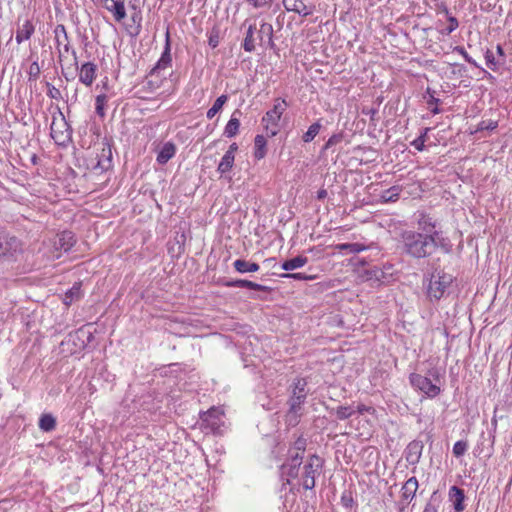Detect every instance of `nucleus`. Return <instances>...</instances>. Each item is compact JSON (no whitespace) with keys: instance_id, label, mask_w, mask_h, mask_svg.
I'll return each mask as SVG.
<instances>
[{"instance_id":"nucleus-1","label":"nucleus","mask_w":512,"mask_h":512,"mask_svg":"<svg viewBox=\"0 0 512 512\" xmlns=\"http://www.w3.org/2000/svg\"><path fill=\"white\" fill-rule=\"evenodd\" d=\"M402 251L413 259H428L441 248L445 253L450 251V245L445 239L435 238L431 234H423L420 231L404 230L400 235Z\"/></svg>"},{"instance_id":"nucleus-2","label":"nucleus","mask_w":512,"mask_h":512,"mask_svg":"<svg viewBox=\"0 0 512 512\" xmlns=\"http://www.w3.org/2000/svg\"><path fill=\"white\" fill-rule=\"evenodd\" d=\"M50 135L58 145H65L71 140L72 129L65 119L64 114L58 108L57 115H53L50 126Z\"/></svg>"},{"instance_id":"nucleus-3","label":"nucleus","mask_w":512,"mask_h":512,"mask_svg":"<svg viewBox=\"0 0 512 512\" xmlns=\"http://www.w3.org/2000/svg\"><path fill=\"white\" fill-rule=\"evenodd\" d=\"M324 459L317 454L310 455L303 467L302 485L306 490H312L316 484V476L324 466Z\"/></svg>"},{"instance_id":"nucleus-4","label":"nucleus","mask_w":512,"mask_h":512,"mask_svg":"<svg viewBox=\"0 0 512 512\" xmlns=\"http://www.w3.org/2000/svg\"><path fill=\"white\" fill-rule=\"evenodd\" d=\"M452 281L453 277L443 271L433 273L427 290L430 300L441 299Z\"/></svg>"},{"instance_id":"nucleus-5","label":"nucleus","mask_w":512,"mask_h":512,"mask_svg":"<svg viewBox=\"0 0 512 512\" xmlns=\"http://www.w3.org/2000/svg\"><path fill=\"white\" fill-rule=\"evenodd\" d=\"M289 457L285 463L280 466L281 478L287 484L290 483L291 478H297L299 474V467L302 464L303 456L299 453H292L288 451Z\"/></svg>"},{"instance_id":"nucleus-6","label":"nucleus","mask_w":512,"mask_h":512,"mask_svg":"<svg viewBox=\"0 0 512 512\" xmlns=\"http://www.w3.org/2000/svg\"><path fill=\"white\" fill-rule=\"evenodd\" d=\"M222 416L223 413L217 408H211L208 411L201 414V428L206 431V433L211 432L213 434L220 433V428L222 425Z\"/></svg>"},{"instance_id":"nucleus-7","label":"nucleus","mask_w":512,"mask_h":512,"mask_svg":"<svg viewBox=\"0 0 512 512\" xmlns=\"http://www.w3.org/2000/svg\"><path fill=\"white\" fill-rule=\"evenodd\" d=\"M410 384L417 390L423 392L429 398H434L440 393V387L433 384L430 378L412 373L409 376Z\"/></svg>"},{"instance_id":"nucleus-8","label":"nucleus","mask_w":512,"mask_h":512,"mask_svg":"<svg viewBox=\"0 0 512 512\" xmlns=\"http://www.w3.org/2000/svg\"><path fill=\"white\" fill-rule=\"evenodd\" d=\"M307 381L304 378H296L293 382L291 395L288 399L289 407L301 409L307 398Z\"/></svg>"},{"instance_id":"nucleus-9","label":"nucleus","mask_w":512,"mask_h":512,"mask_svg":"<svg viewBox=\"0 0 512 512\" xmlns=\"http://www.w3.org/2000/svg\"><path fill=\"white\" fill-rule=\"evenodd\" d=\"M419 483L416 477H410L401 488V501L399 508L400 512H403L404 507L408 505L415 497L418 490Z\"/></svg>"},{"instance_id":"nucleus-10","label":"nucleus","mask_w":512,"mask_h":512,"mask_svg":"<svg viewBox=\"0 0 512 512\" xmlns=\"http://www.w3.org/2000/svg\"><path fill=\"white\" fill-rule=\"evenodd\" d=\"M170 51H171L170 33H169V30L167 29L166 35H165L164 51H163L160 59L156 63V65L151 69V71H150L151 76H153L156 73H159L161 70L166 69L168 66L171 65L172 58H171Z\"/></svg>"},{"instance_id":"nucleus-11","label":"nucleus","mask_w":512,"mask_h":512,"mask_svg":"<svg viewBox=\"0 0 512 512\" xmlns=\"http://www.w3.org/2000/svg\"><path fill=\"white\" fill-rule=\"evenodd\" d=\"M417 224L419 226V229L421 230L420 233L431 234L435 238L444 239L443 237H441L440 232L436 229V221H434L428 215L420 213L417 218Z\"/></svg>"},{"instance_id":"nucleus-12","label":"nucleus","mask_w":512,"mask_h":512,"mask_svg":"<svg viewBox=\"0 0 512 512\" xmlns=\"http://www.w3.org/2000/svg\"><path fill=\"white\" fill-rule=\"evenodd\" d=\"M424 444L420 440L411 441L405 449V459L410 465H416L422 455Z\"/></svg>"},{"instance_id":"nucleus-13","label":"nucleus","mask_w":512,"mask_h":512,"mask_svg":"<svg viewBox=\"0 0 512 512\" xmlns=\"http://www.w3.org/2000/svg\"><path fill=\"white\" fill-rule=\"evenodd\" d=\"M286 107L287 103L284 99H277L273 108L267 111L262 118V123L278 124Z\"/></svg>"},{"instance_id":"nucleus-14","label":"nucleus","mask_w":512,"mask_h":512,"mask_svg":"<svg viewBox=\"0 0 512 512\" xmlns=\"http://www.w3.org/2000/svg\"><path fill=\"white\" fill-rule=\"evenodd\" d=\"M92 333L84 327L68 334V342H72L77 349H83L92 338Z\"/></svg>"},{"instance_id":"nucleus-15","label":"nucleus","mask_w":512,"mask_h":512,"mask_svg":"<svg viewBox=\"0 0 512 512\" xmlns=\"http://www.w3.org/2000/svg\"><path fill=\"white\" fill-rule=\"evenodd\" d=\"M97 162L94 165V169L101 171L108 170L112 165V150L108 143H103L101 152L96 155Z\"/></svg>"},{"instance_id":"nucleus-16","label":"nucleus","mask_w":512,"mask_h":512,"mask_svg":"<svg viewBox=\"0 0 512 512\" xmlns=\"http://www.w3.org/2000/svg\"><path fill=\"white\" fill-rule=\"evenodd\" d=\"M222 285L225 287H239V288H248L255 291H263L267 292L269 288L267 286L255 283L246 279H235V280H223Z\"/></svg>"},{"instance_id":"nucleus-17","label":"nucleus","mask_w":512,"mask_h":512,"mask_svg":"<svg viewBox=\"0 0 512 512\" xmlns=\"http://www.w3.org/2000/svg\"><path fill=\"white\" fill-rule=\"evenodd\" d=\"M75 243L76 239L74 233L66 230L57 234V237L54 241V246L56 249L68 252L74 246Z\"/></svg>"},{"instance_id":"nucleus-18","label":"nucleus","mask_w":512,"mask_h":512,"mask_svg":"<svg viewBox=\"0 0 512 512\" xmlns=\"http://www.w3.org/2000/svg\"><path fill=\"white\" fill-rule=\"evenodd\" d=\"M18 246L19 241L16 237H8L3 230H0V257L16 251Z\"/></svg>"},{"instance_id":"nucleus-19","label":"nucleus","mask_w":512,"mask_h":512,"mask_svg":"<svg viewBox=\"0 0 512 512\" xmlns=\"http://www.w3.org/2000/svg\"><path fill=\"white\" fill-rule=\"evenodd\" d=\"M97 66L92 62L82 64L79 72V80L86 86H91L96 78Z\"/></svg>"},{"instance_id":"nucleus-20","label":"nucleus","mask_w":512,"mask_h":512,"mask_svg":"<svg viewBox=\"0 0 512 512\" xmlns=\"http://www.w3.org/2000/svg\"><path fill=\"white\" fill-rule=\"evenodd\" d=\"M35 32V26L31 20L27 19L22 24L18 23L16 30V42L21 44L24 41L29 40Z\"/></svg>"},{"instance_id":"nucleus-21","label":"nucleus","mask_w":512,"mask_h":512,"mask_svg":"<svg viewBox=\"0 0 512 512\" xmlns=\"http://www.w3.org/2000/svg\"><path fill=\"white\" fill-rule=\"evenodd\" d=\"M305 0H283V5L287 11H293L299 15L306 17L312 14V9L308 7Z\"/></svg>"},{"instance_id":"nucleus-22","label":"nucleus","mask_w":512,"mask_h":512,"mask_svg":"<svg viewBox=\"0 0 512 512\" xmlns=\"http://www.w3.org/2000/svg\"><path fill=\"white\" fill-rule=\"evenodd\" d=\"M449 496L451 498V501L453 502V507H454L455 512H462L465 509L464 490L457 486H452L449 490Z\"/></svg>"},{"instance_id":"nucleus-23","label":"nucleus","mask_w":512,"mask_h":512,"mask_svg":"<svg viewBox=\"0 0 512 512\" xmlns=\"http://www.w3.org/2000/svg\"><path fill=\"white\" fill-rule=\"evenodd\" d=\"M114 16V19L118 22L122 21L126 17V10L124 2L122 0H110L107 6H103Z\"/></svg>"},{"instance_id":"nucleus-24","label":"nucleus","mask_w":512,"mask_h":512,"mask_svg":"<svg viewBox=\"0 0 512 512\" xmlns=\"http://www.w3.org/2000/svg\"><path fill=\"white\" fill-rule=\"evenodd\" d=\"M233 267L240 274L256 272L260 268L256 262L247 261L245 259H236L233 262Z\"/></svg>"},{"instance_id":"nucleus-25","label":"nucleus","mask_w":512,"mask_h":512,"mask_svg":"<svg viewBox=\"0 0 512 512\" xmlns=\"http://www.w3.org/2000/svg\"><path fill=\"white\" fill-rule=\"evenodd\" d=\"M176 152V147L172 142H166L157 155V162L161 165L166 164Z\"/></svg>"},{"instance_id":"nucleus-26","label":"nucleus","mask_w":512,"mask_h":512,"mask_svg":"<svg viewBox=\"0 0 512 512\" xmlns=\"http://www.w3.org/2000/svg\"><path fill=\"white\" fill-rule=\"evenodd\" d=\"M308 262V258L302 255L284 261L281 268L285 271H292L303 267Z\"/></svg>"},{"instance_id":"nucleus-27","label":"nucleus","mask_w":512,"mask_h":512,"mask_svg":"<svg viewBox=\"0 0 512 512\" xmlns=\"http://www.w3.org/2000/svg\"><path fill=\"white\" fill-rule=\"evenodd\" d=\"M236 114H241V112L239 110H236L232 114L230 120L228 121V123L225 126L224 135L228 138H232V137L236 136L239 131L240 121L238 118L235 117Z\"/></svg>"},{"instance_id":"nucleus-28","label":"nucleus","mask_w":512,"mask_h":512,"mask_svg":"<svg viewBox=\"0 0 512 512\" xmlns=\"http://www.w3.org/2000/svg\"><path fill=\"white\" fill-rule=\"evenodd\" d=\"M255 31H256L255 25L250 24L247 28L246 36H245L243 44H242L243 49L246 52L251 53V52L255 51V48H256V46H255L256 38L254 37Z\"/></svg>"},{"instance_id":"nucleus-29","label":"nucleus","mask_w":512,"mask_h":512,"mask_svg":"<svg viewBox=\"0 0 512 512\" xmlns=\"http://www.w3.org/2000/svg\"><path fill=\"white\" fill-rule=\"evenodd\" d=\"M266 138L263 135H256L254 139V146H255V152L254 156L256 159L260 160L263 159L267 153L266 150Z\"/></svg>"},{"instance_id":"nucleus-30","label":"nucleus","mask_w":512,"mask_h":512,"mask_svg":"<svg viewBox=\"0 0 512 512\" xmlns=\"http://www.w3.org/2000/svg\"><path fill=\"white\" fill-rule=\"evenodd\" d=\"M81 298V283L76 282L74 285L65 293L64 304L70 305L73 301Z\"/></svg>"},{"instance_id":"nucleus-31","label":"nucleus","mask_w":512,"mask_h":512,"mask_svg":"<svg viewBox=\"0 0 512 512\" xmlns=\"http://www.w3.org/2000/svg\"><path fill=\"white\" fill-rule=\"evenodd\" d=\"M56 427V419L51 414H43L39 419V428L44 432H50Z\"/></svg>"},{"instance_id":"nucleus-32","label":"nucleus","mask_w":512,"mask_h":512,"mask_svg":"<svg viewBox=\"0 0 512 512\" xmlns=\"http://www.w3.org/2000/svg\"><path fill=\"white\" fill-rule=\"evenodd\" d=\"M235 161V155H230V153H225L218 165L217 171L221 174H225L229 172Z\"/></svg>"},{"instance_id":"nucleus-33","label":"nucleus","mask_w":512,"mask_h":512,"mask_svg":"<svg viewBox=\"0 0 512 512\" xmlns=\"http://www.w3.org/2000/svg\"><path fill=\"white\" fill-rule=\"evenodd\" d=\"M401 188L399 186H392L381 194V200L385 203L395 202L399 199Z\"/></svg>"},{"instance_id":"nucleus-34","label":"nucleus","mask_w":512,"mask_h":512,"mask_svg":"<svg viewBox=\"0 0 512 512\" xmlns=\"http://www.w3.org/2000/svg\"><path fill=\"white\" fill-rule=\"evenodd\" d=\"M227 100V95L219 96L213 103L212 107L207 111V118L212 119L222 109L223 105L227 102Z\"/></svg>"},{"instance_id":"nucleus-35","label":"nucleus","mask_w":512,"mask_h":512,"mask_svg":"<svg viewBox=\"0 0 512 512\" xmlns=\"http://www.w3.org/2000/svg\"><path fill=\"white\" fill-rule=\"evenodd\" d=\"M266 35L268 37V43L272 47L274 45L273 42V26L270 23L263 22L258 31V38L260 41H263V36Z\"/></svg>"},{"instance_id":"nucleus-36","label":"nucleus","mask_w":512,"mask_h":512,"mask_svg":"<svg viewBox=\"0 0 512 512\" xmlns=\"http://www.w3.org/2000/svg\"><path fill=\"white\" fill-rule=\"evenodd\" d=\"M301 409H292V407H289L286 415H285V422L287 425L295 427L299 423V419L301 416L300 413Z\"/></svg>"},{"instance_id":"nucleus-37","label":"nucleus","mask_w":512,"mask_h":512,"mask_svg":"<svg viewBox=\"0 0 512 512\" xmlns=\"http://www.w3.org/2000/svg\"><path fill=\"white\" fill-rule=\"evenodd\" d=\"M320 128H321V125L319 122L313 123L308 128L306 133L303 135V141L306 143L311 142L316 137V135L319 133Z\"/></svg>"},{"instance_id":"nucleus-38","label":"nucleus","mask_w":512,"mask_h":512,"mask_svg":"<svg viewBox=\"0 0 512 512\" xmlns=\"http://www.w3.org/2000/svg\"><path fill=\"white\" fill-rule=\"evenodd\" d=\"M355 410L351 406H339L335 410L336 417L339 420H345L354 414Z\"/></svg>"},{"instance_id":"nucleus-39","label":"nucleus","mask_w":512,"mask_h":512,"mask_svg":"<svg viewBox=\"0 0 512 512\" xmlns=\"http://www.w3.org/2000/svg\"><path fill=\"white\" fill-rule=\"evenodd\" d=\"M429 131V128H424L422 133L419 135L418 138L413 140L411 142V145L418 151H423L425 148V141L427 138V133Z\"/></svg>"},{"instance_id":"nucleus-40","label":"nucleus","mask_w":512,"mask_h":512,"mask_svg":"<svg viewBox=\"0 0 512 512\" xmlns=\"http://www.w3.org/2000/svg\"><path fill=\"white\" fill-rule=\"evenodd\" d=\"M306 445H307L306 439L303 436H299L295 440L293 447L290 448L289 450H292V453H299L303 456L304 452L306 450Z\"/></svg>"},{"instance_id":"nucleus-41","label":"nucleus","mask_w":512,"mask_h":512,"mask_svg":"<svg viewBox=\"0 0 512 512\" xmlns=\"http://www.w3.org/2000/svg\"><path fill=\"white\" fill-rule=\"evenodd\" d=\"M107 102V96L105 94H100L96 97V100H95V109H96V113L100 116V117H104L105 116V104Z\"/></svg>"},{"instance_id":"nucleus-42","label":"nucleus","mask_w":512,"mask_h":512,"mask_svg":"<svg viewBox=\"0 0 512 512\" xmlns=\"http://www.w3.org/2000/svg\"><path fill=\"white\" fill-rule=\"evenodd\" d=\"M340 250H347L350 253H359L365 250V246L360 243H343L338 245Z\"/></svg>"},{"instance_id":"nucleus-43","label":"nucleus","mask_w":512,"mask_h":512,"mask_svg":"<svg viewBox=\"0 0 512 512\" xmlns=\"http://www.w3.org/2000/svg\"><path fill=\"white\" fill-rule=\"evenodd\" d=\"M485 60H486V65L493 71H496L497 68H498V65L500 64L499 61L496 60L493 52L489 49L486 50L485 52Z\"/></svg>"},{"instance_id":"nucleus-44","label":"nucleus","mask_w":512,"mask_h":512,"mask_svg":"<svg viewBox=\"0 0 512 512\" xmlns=\"http://www.w3.org/2000/svg\"><path fill=\"white\" fill-rule=\"evenodd\" d=\"M468 444L466 441H457L453 446V454L455 457H461L467 451Z\"/></svg>"},{"instance_id":"nucleus-45","label":"nucleus","mask_w":512,"mask_h":512,"mask_svg":"<svg viewBox=\"0 0 512 512\" xmlns=\"http://www.w3.org/2000/svg\"><path fill=\"white\" fill-rule=\"evenodd\" d=\"M41 69L37 61H34L28 70V79L29 81H36L39 78Z\"/></svg>"},{"instance_id":"nucleus-46","label":"nucleus","mask_w":512,"mask_h":512,"mask_svg":"<svg viewBox=\"0 0 512 512\" xmlns=\"http://www.w3.org/2000/svg\"><path fill=\"white\" fill-rule=\"evenodd\" d=\"M436 494L437 493L434 492L431 495V497H430L428 503L426 504L423 512H438V498H437Z\"/></svg>"},{"instance_id":"nucleus-47","label":"nucleus","mask_w":512,"mask_h":512,"mask_svg":"<svg viewBox=\"0 0 512 512\" xmlns=\"http://www.w3.org/2000/svg\"><path fill=\"white\" fill-rule=\"evenodd\" d=\"M497 126H498V122L497 121H494V120H483V121H481L478 124L477 130L478 131H484V130L492 131L495 128H497Z\"/></svg>"},{"instance_id":"nucleus-48","label":"nucleus","mask_w":512,"mask_h":512,"mask_svg":"<svg viewBox=\"0 0 512 512\" xmlns=\"http://www.w3.org/2000/svg\"><path fill=\"white\" fill-rule=\"evenodd\" d=\"M282 277L284 278H292L294 280H300V281H306V280H312L314 279V276H309L305 273H286L283 274Z\"/></svg>"},{"instance_id":"nucleus-49","label":"nucleus","mask_w":512,"mask_h":512,"mask_svg":"<svg viewBox=\"0 0 512 512\" xmlns=\"http://www.w3.org/2000/svg\"><path fill=\"white\" fill-rule=\"evenodd\" d=\"M341 504L346 508H351L354 504L352 492L345 491L341 496Z\"/></svg>"},{"instance_id":"nucleus-50","label":"nucleus","mask_w":512,"mask_h":512,"mask_svg":"<svg viewBox=\"0 0 512 512\" xmlns=\"http://www.w3.org/2000/svg\"><path fill=\"white\" fill-rule=\"evenodd\" d=\"M343 140V135L342 133H338V134H333L328 140L327 142L325 143L324 145V149L327 150L329 149L330 147L340 143L341 141Z\"/></svg>"},{"instance_id":"nucleus-51","label":"nucleus","mask_w":512,"mask_h":512,"mask_svg":"<svg viewBox=\"0 0 512 512\" xmlns=\"http://www.w3.org/2000/svg\"><path fill=\"white\" fill-rule=\"evenodd\" d=\"M455 51L458 52L459 54H461L463 56V58L465 59L466 62H468L469 64L479 68L480 66L477 64V62L469 56V54L466 52V50L464 49V47H461V46H457L455 48Z\"/></svg>"},{"instance_id":"nucleus-52","label":"nucleus","mask_w":512,"mask_h":512,"mask_svg":"<svg viewBox=\"0 0 512 512\" xmlns=\"http://www.w3.org/2000/svg\"><path fill=\"white\" fill-rule=\"evenodd\" d=\"M47 85V88H48V91H47V95L51 98V99H55V100H58L61 98V92L58 88L54 87L52 84H50L49 82L46 83Z\"/></svg>"},{"instance_id":"nucleus-53","label":"nucleus","mask_w":512,"mask_h":512,"mask_svg":"<svg viewBox=\"0 0 512 512\" xmlns=\"http://www.w3.org/2000/svg\"><path fill=\"white\" fill-rule=\"evenodd\" d=\"M266 136L267 137H274L278 133V124H271V123H263Z\"/></svg>"},{"instance_id":"nucleus-54","label":"nucleus","mask_w":512,"mask_h":512,"mask_svg":"<svg viewBox=\"0 0 512 512\" xmlns=\"http://www.w3.org/2000/svg\"><path fill=\"white\" fill-rule=\"evenodd\" d=\"M54 33H55V38H56V41L58 44H60V34L63 35L64 39L67 41L68 40V35H67V32H66V28L63 24H59L55 27V30H54Z\"/></svg>"},{"instance_id":"nucleus-55","label":"nucleus","mask_w":512,"mask_h":512,"mask_svg":"<svg viewBox=\"0 0 512 512\" xmlns=\"http://www.w3.org/2000/svg\"><path fill=\"white\" fill-rule=\"evenodd\" d=\"M208 44L212 48H216L219 45V33H218V31H212L211 32V34L209 36Z\"/></svg>"},{"instance_id":"nucleus-56","label":"nucleus","mask_w":512,"mask_h":512,"mask_svg":"<svg viewBox=\"0 0 512 512\" xmlns=\"http://www.w3.org/2000/svg\"><path fill=\"white\" fill-rule=\"evenodd\" d=\"M448 22H449V25L446 30H447V34H450L458 28L459 23H458V20L453 16H450L448 18Z\"/></svg>"},{"instance_id":"nucleus-57","label":"nucleus","mask_w":512,"mask_h":512,"mask_svg":"<svg viewBox=\"0 0 512 512\" xmlns=\"http://www.w3.org/2000/svg\"><path fill=\"white\" fill-rule=\"evenodd\" d=\"M427 93L430 95L429 99L427 100L428 105H432V104L437 105L440 102V100L438 98H435L434 95L431 93L430 88L427 89Z\"/></svg>"},{"instance_id":"nucleus-58","label":"nucleus","mask_w":512,"mask_h":512,"mask_svg":"<svg viewBox=\"0 0 512 512\" xmlns=\"http://www.w3.org/2000/svg\"><path fill=\"white\" fill-rule=\"evenodd\" d=\"M238 150V145L237 143H232L230 146H229V149L225 152V153H230V155H235V152Z\"/></svg>"},{"instance_id":"nucleus-59","label":"nucleus","mask_w":512,"mask_h":512,"mask_svg":"<svg viewBox=\"0 0 512 512\" xmlns=\"http://www.w3.org/2000/svg\"><path fill=\"white\" fill-rule=\"evenodd\" d=\"M496 49H497L498 56L504 60L505 59V52H504L502 46L501 45H497Z\"/></svg>"},{"instance_id":"nucleus-60","label":"nucleus","mask_w":512,"mask_h":512,"mask_svg":"<svg viewBox=\"0 0 512 512\" xmlns=\"http://www.w3.org/2000/svg\"><path fill=\"white\" fill-rule=\"evenodd\" d=\"M368 410H369V408H368V407H366V406H365V405H363V404H360V405H358V406H357V412H358L359 414H363L364 412H366V411H368Z\"/></svg>"},{"instance_id":"nucleus-61","label":"nucleus","mask_w":512,"mask_h":512,"mask_svg":"<svg viewBox=\"0 0 512 512\" xmlns=\"http://www.w3.org/2000/svg\"><path fill=\"white\" fill-rule=\"evenodd\" d=\"M326 195H327L326 190H320V191H318L317 197H318V199H323L326 197Z\"/></svg>"},{"instance_id":"nucleus-62","label":"nucleus","mask_w":512,"mask_h":512,"mask_svg":"<svg viewBox=\"0 0 512 512\" xmlns=\"http://www.w3.org/2000/svg\"><path fill=\"white\" fill-rule=\"evenodd\" d=\"M431 111H432L433 114H438L440 112L438 107L433 108Z\"/></svg>"},{"instance_id":"nucleus-63","label":"nucleus","mask_w":512,"mask_h":512,"mask_svg":"<svg viewBox=\"0 0 512 512\" xmlns=\"http://www.w3.org/2000/svg\"><path fill=\"white\" fill-rule=\"evenodd\" d=\"M72 55L74 57L75 64H77V55H76V51L75 50L72 51Z\"/></svg>"},{"instance_id":"nucleus-64","label":"nucleus","mask_w":512,"mask_h":512,"mask_svg":"<svg viewBox=\"0 0 512 512\" xmlns=\"http://www.w3.org/2000/svg\"><path fill=\"white\" fill-rule=\"evenodd\" d=\"M36 160H37L36 155H33V157H32V162H33L34 164L36 163Z\"/></svg>"}]
</instances>
